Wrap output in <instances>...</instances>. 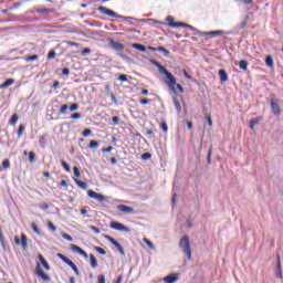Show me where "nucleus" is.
<instances>
[{
  "instance_id": "a211bd4d",
  "label": "nucleus",
  "mask_w": 283,
  "mask_h": 283,
  "mask_svg": "<svg viewBox=\"0 0 283 283\" xmlns=\"http://www.w3.org/2000/svg\"><path fill=\"white\" fill-rule=\"evenodd\" d=\"M239 67L240 70H242L243 72H248L249 71V61L247 60H241L239 62Z\"/></svg>"
},
{
  "instance_id": "6e6d98bb",
  "label": "nucleus",
  "mask_w": 283,
  "mask_h": 283,
  "mask_svg": "<svg viewBox=\"0 0 283 283\" xmlns=\"http://www.w3.org/2000/svg\"><path fill=\"white\" fill-rule=\"evenodd\" d=\"M113 150H114L113 146H108V147L102 149L103 154H107V153L113 151Z\"/></svg>"
},
{
  "instance_id": "09e8293b",
  "label": "nucleus",
  "mask_w": 283,
  "mask_h": 283,
  "mask_svg": "<svg viewBox=\"0 0 283 283\" xmlns=\"http://www.w3.org/2000/svg\"><path fill=\"white\" fill-rule=\"evenodd\" d=\"M70 112H76V109H78V104L74 103L69 107Z\"/></svg>"
},
{
  "instance_id": "b1692460",
  "label": "nucleus",
  "mask_w": 283,
  "mask_h": 283,
  "mask_svg": "<svg viewBox=\"0 0 283 283\" xmlns=\"http://www.w3.org/2000/svg\"><path fill=\"white\" fill-rule=\"evenodd\" d=\"M75 185H77V187H80V189H87V184H85V181H81L78 179H74Z\"/></svg>"
},
{
  "instance_id": "a878e982",
  "label": "nucleus",
  "mask_w": 283,
  "mask_h": 283,
  "mask_svg": "<svg viewBox=\"0 0 283 283\" xmlns=\"http://www.w3.org/2000/svg\"><path fill=\"white\" fill-rule=\"evenodd\" d=\"M94 251L99 253V255H107V251H105V249H103L101 247H94Z\"/></svg>"
},
{
  "instance_id": "ea45409f",
  "label": "nucleus",
  "mask_w": 283,
  "mask_h": 283,
  "mask_svg": "<svg viewBox=\"0 0 283 283\" xmlns=\"http://www.w3.org/2000/svg\"><path fill=\"white\" fill-rule=\"evenodd\" d=\"M39 60V55L34 54V55H30L25 57V61L30 62V61H38Z\"/></svg>"
},
{
  "instance_id": "3c124183",
  "label": "nucleus",
  "mask_w": 283,
  "mask_h": 283,
  "mask_svg": "<svg viewBox=\"0 0 283 283\" xmlns=\"http://www.w3.org/2000/svg\"><path fill=\"white\" fill-rule=\"evenodd\" d=\"M82 114L81 113H74L73 115H71V118L73 119V120H76V119H78V118H82Z\"/></svg>"
},
{
  "instance_id": "79ce46f5",
  "label": "nucleus",
  "mask_w": 283,
  "mask_h": 283,
  "mask_svg": "<svg viewBox=\"0 0 283 283\" xmlns=\"http://www.w3.org/2000/svg\"><path fill=\"white\" fill-rule=\"evenodd\" d=\"M48 228L50 229V231L54 232L56 231V226H54V223H52V221L48 222Z\"/></svg>"
},
{
  "instance_id": "2f4dec72",
  "label": "nucleus",
  "mask_w": 283,
  "mask_h": 283,
  "mask_svg": "<svg viewBox=\"0 0 283 283\" xmlns=\"http://www.w3.org/2000/svg\"><path fill=\"white\" fill-rule=\"evenodd\" d=\"M157 52H163L165 56H169V54H170L169 50H167L163 46H158Z\"/></svg>"
},
{
  "instance_id": "c9c22d12",
  "label": "nucleus",
  "mask_w": 283,
  "mask_h": 283,
  "mask_svg": "<svg viewBox=\"0 0 283 283\" xmlns=\"http://www.w3.org/2000/svg\"><path fill=\"white\" fill-rule=\"evenodd\" d=\"M88 147H90V149H98V142L91 140Z\"/></svg>"
},
{
  "instance_id": "13d9d810",
  "label": "nucleus",
  "mask_w": 283,
  "mask_h": 283,
  "mask_svg": "<svg viewBox=\"0 0 283 283\" xmlns=\"http://www.w3.org/2000/svg\"><path fill=\"white\" fill-rule=\"evenodd\" d=\"M40 209H42L43 211H48V209H50V206L44 202V203L40 205Z\"/></svg>"
},
{
  "instance_id": "0eeeda50",
  "label": "nucleus",
  "mask_w": 283,
  "mask_h": 283,
  "mask_svg": "<svg viewBox=\"0 0 283 283\" xmlns=\"http://www.w3.org/2000/svg\"><path fill=\"white\" fill-rule=\"evenodd\" d=\"M35 273L39 277H41V280H43V282H50V275L45 274V272H43V269H41V264L38 263L36 268H35Z\"/></svg>"
},
{
  "instance_id": "69168bd1",
  "label": "nucleus",
  "mask_w": 283,
  "mask_h": 283,
  "mask_svg": "<svg viewBox=\"0 0 283 283\" xmlns=\"http://www.w3.org/2000/svg\"><path fill=\"white\" fill-rule=\"evenodd\" d=\"M211 154H212V149L210 148L208 151V157H207L208 164H211Z\"/></svg>"
},
{
  "instance_id": "bb28decb",
  "label": "nucleus",
  "mask_w": 283,
  "mask_h": 283,
  "mask_svg": "<svg viewBox=\"0 0 283 283\" xmlns=\"http://www.w3.org/2000/svg\"><path fill=\"white\" fill-rule=\"evenodd\" d=\"M258 123H260V117H255V118L251 119L250 128L253 129V127H255V125H258Z\"/></svg>"
},
{
  "instance_id": "72a5a7b5",
  "label": "nucleus",
  "mask_w": 283,
  "mask_h": 283,
  "mask_svg": "<svg viewBox=\"0 0 283 283\" xmlns=\"http://www.w3.org/2000/svg\"><path fill=\"white\" fill-rule=\"evenodd\" d=\"M23 132H25V126L20 125L18 128V137L21 138L23 136Z\"/></svg>"
},
{
  "instance_id": "7ed1b4c3",
  "label": "nucleus",
  "mask_w": 283,
  "mask_h": 283,
  "mask_svg": "<svg viewBox=\"0 0 283 283\" xmlns=\"http://www.w3.org/2000/svg\"><path fill=\"white\" fill-rule=\"evenodd\" d=\"M57 258L62 260L64 264H67V266H70L72 271H74L75 275H81V272L78 271V266H76V264L72 262V260H70V258L65 256L62 253H57Z\"/></svg>"
},
{
  "instance_id": "8fccbe9b",
  "label": "nucleus",
  "mask_w": 283,
  "mask_h": 283,
  "mask_svg": "<svg viewBox=\"0 0 283 283\" xmlns=\"http://www.w3.org/2000/svg\"><path fill=\"white\" fill-rule=\"evenodd\" d=\"M2 167H3L4 169H10V160H8V159L3 160V161H2Z\"/></svg>"
},
{
  "instance_id": "e2e57ef3",
  "label": "nucleus",
  "mask_w": 283,
  "mask_h": 283,
  "mask_svg": "<svg viewBox=\"0 0 283 283\" xmlns=\"http://www.w3.org/2000/svg\"><path fill=\"white\" fill-rule=\"evenodd\" d=\"M62 74H63L64 76H70V69L64 67V69L62 70Z\"/></svg>"
},
{
  "instance_id": "20e7f679",
  "label": "nucleus",
  "mask_w": 283,
  "mask_h": 283,
  "mask_svg": "<svg viewBox=\"0 0 283 283\" xmlns=\"http://www.w3.org/2000/svg\"><path fill=\"white\" fill-rule=\"evenodd\" d=\"M103 238L107 240V242H111V244H114V247L119 251L120 255H125V250L123 249V245L116 241V239L109 237L108 234H103Z\"/></svg>"
},
{
  "instance_id": "774afa93",
  "label": "nucleus",
  "mask_w": 283,
  "mask_h": 283,
  "mask_svg": "<svg viewBox=\"0 0 283 283\" xmlns=\"http://www.w3.org/2000/svg\"><path fill=\"white\" fill-rule=\"evenodd\" d=\"M149 102H150V99H147V98L140 99L142 105H148Z\"/></svg>"
},
{
  "instance_id": "aec40b11",
  "label": "nucleus",
  "mask_w": 283,
  "mask_h": 283,
  "mask_svg": "<svg viewBox=\"0 0 283 283\" xmlns=\"http://www.w3.org/2000/svg\"><path fill=\"white\" fill-rule=\"evenodd\" d=\"M132 48H134V50H138L139 52H147V46L143 44L134 43L132 44Z\"/></svg>"
},
{
  "instance_id": "2eb2a0df",
  "label": "nucleus",
  "mask_w": 283,
  "mask_h": 283,
  "mask_svg": "<svg viewBox=\"0 0 283 283\" xmlns=\"http://www.w3.org/2000/svg\"><path fill=\"white\" fill-rule=\"evenodd\" d=\"M111 48H113V50H115L116 52H120V51L125 50V45H123L119 42H115V41L111 42Z\"/></svg>"
},
{
  "instance_id": "f3484780",
  "label": "nucleus",
  "mask_w": 283,
  "mask_h": 283,
  "mask_svg": "<svg viewBox=\"0 0 283 283\" xmlns=\"http://www.w3.org/2000/svg\"><path fill=\"white\" fill-rule=\"evenodd\" d=\"M219 76H220L221 83H227V81H229V74H227V71L224 70L219 71Z\"/></svg>"
},
{
  "instance_id": "de8ad7c7",
  "label": "nucleus",
  "mask_w": 283,
  "mask_h": 283,
  "mask_svg": "<svg viewBox=\"0 0 283 283\" xmlns=\"http://www.w3.org/2000/svg\"><path fill=\"white\" fill-rule=\"evenodd\" d=\"M75 178H81V170H78V167L73 168Z\"/></svg>"
},
{
  "instance_id": "c85d7f7f",
  "label": "nucleus",
  "mask_w": 283,
  "mask_h": 283,
  "mask_svg": "<svg viewBox=\"0 0 283 283\" xmlns=\"http://www.w3.org/2000/svg\"><path fill=\"white\" fill-rule=\"evenodd\" d=\"M35 12L38 14H50V12H52V10H50V9H36Z\"/></svg>"
},
{
  "instance_id": "052dcab7",
  "label": "nucleus",
  "mask_w": 283,
  "mask_h": 283,
  "mask_svg": "<svg viewBox=\"0 0 283 283\" xmlns=\"http://www.w3.org/2000/svg\"><path fill=\"white\" fill-rule=\"evenodd\" d=\"M112 120L114 125H118V123H120V118L118 116H114Z\"/></svg>"
},
{
  "instance_id": "864d4df0",
  "label": "nucleus",
  "mask_w": 283,
  "mask_h": 283,
  "mask_svg": "<svg viewBox=\"0 0 283 283\" xmlns=\"http://www.w3.org/2000/svg\"><path fill=\"white\" fill-rule=\"evenodd\" d=\"M175 90H178L180 92V94L185 93V88L180 84H175Z\"/></svg>"
},
{
  "instance_id": "e433bc0d",
  "label": "nucleus",
  "mask_w": 283,
  "mask_h": 283,
  "mask_svg": "<svg viewBox=\"0 0 283 283\" xmlns=\"http://www.w3.org/2000/svg\"><path fill=\"white\" fill-rule=\"evenodd\" d=\"M36 160V154L34 151L29 153V161L34 163Z\"/></svg>"
},
{
  "instance_id": "7c9ffc66",
  "label": "nucleus",
  "mask_w": 283,
  "mask_h": 283,
  "mask_svg": "<svg viewBox=\"0 0 283 283\" xmlns=\"http://www.w3.org/2000/svg\"><path fill=\"white\" fill-rule=\"evenodd\" d=\"M265 65H266L268 67H273V57L266 56V57H265Z\"/></svg>"
},
{
  "instance_id": "a18cd8bd",
  "label": "nucleus",
  "mask_w": 283,
  "mask_h": 283,
  "mask_svg": "<svg viewBox=\"0 0 283 283\" xmlns=\"http://www.w3.org/2000/svg\"><path fill=\"white\" fill-rule=\"evenodd\" d=\"M144 242L147 244V247H149L150 249H156V247L154 245V243L151 241H149L148 239H144Z\"/></svg>"
},
{
  "instance_id": "a19ab883",
  "label": "nucleus",
  "mask_w": 283,
  "mask_h": 283,
  "mask_svg": "<svg viewBox=\"0 0 283 283\" xmlns=\"http://www.w3.org/2000/svg\"><path fill=\"white\" fill-rule=\"evenodd\" d=\"M96 200L98 202H105V200H107V198L105 196H103L102 193H97Z\"/></svg>"
},
{
  "instance_id": "9d476101",
  "label": "nucleus",
  "mask_w": 283,
  "mask_h": 283,
  "mask_svg": "<svg viewBox=\"0 0 283 283\" xmlns=\"http://www.w3.org/2000/svg\"><path fill=\"white\" fill-rule=\"evenodd\" d=\"M70 249H71V251H73V253H78V255H82L85 259L90 258L87 255V252H85V250H82L81 247H78L76 244H71Z\"/></svg>"
},
{
  "instance_id": "37998d69",
  "label": "nucleus",
  "mask_w": 283,
  "mask_h": 283,
  "mask_svg": "<svg viewBox=\"0 0 283 283\" xmlns=\"http://www.w3.org/2000/svg\"><path fill=\"white\" fill-rule=\"evenodd\" d=\"M91 52H92V49L86 48V49H84V50L81 51V55H82V56H86V54H91Z\"/></svg>"
},
{
  "instance_id": "338daca9",
  "label": "nucleus",
  "mask_w": 283,
  "mask_h": 283,
  "mask_svg": "<svg viewBox=\"0 0 283 283\" xmlns=\"http://www.w3.org/2000/svg\"><path fill=\"white\" fill-rule=\"evenodd\" d=\"M60 85H61V83L59 82V81H55L54 83H53V90H59V87H60Z\"/></svg>"
},
{
  "instance_id": "58836bf2",
  "label": "nucleus",
  "mask_w": 283,
  "mask_h": 283,
  "mask_svg": "<svg viewBox=\"0 0 283 283\" xmlns=\"http://www.w3.org/2000/svg\"><path fill=\"white\" fill-rule=\"evenodd\" d=\"M62 238L64 239V240H67V242H73V238H72V235H70V234H67V233H65V232H63L62 233Z\"/></svg>"
},
{
  "instance_id": "9b49d317",
  "label": "nucleus",
  "mask_w": 283,
  "mask_h": 283,
  "mask_svg": "<svg viewBox=\"0 0 283 283\" xmlns=\"http://www.w3.org/2000/svg\"><path fill=\"white\" fill-rule=\"evenodd\" d=\"M276 277L279 280H283L282 275V259L280 258V254L276 255Z\"/></svg>"
},
{
  "instance_id": "423d86ee",
  "label": "nucleus",
  "mask_w": 283,
  "mask_h": 283,
  "mask_svg": "<svg viewBox=\"0 0 283 283\" xmlns=\"http://www.w3.org/2000/svg\"><path fill=\"white\" fill-rule=\"evenodd\" d=\"M111 229H114L115 231H122L125 233H129V231H132L128 227L124 226L120 222H116V221L111 223Z\"/></svg>"
},
{
  "instance_id": "49530a36",
  "label": "nucleus",
  "mask_w": 283,
  "mask_h": 283,
  "mask_svg": "<svg viewBox=\"0 0 283 283\" xmlns=\"http://www.w3.org/2000/svg\"><path fill=\"white\" fill-rule=\"evenodd\" d=\"M160 127H161L163 132H165V133L169 132V127L167 126V123H166V122H163V123L160 124Z\"/></svg>"
},
{
  "instance_id": "f8f14e48",
  "label": "nucleus",
  "mask_w": 283,
  "mask_h": 283,
  "mask_svg": "<svg viewBox=\"0 0 283 283\" xmlns=\"http://www.w3.org/2000/svg\"><path fill=\"white\" fill-rule=\"evenodd\" d=\"M169 28H189V30H196L191 24L185 22H168Z\"/></svg>"
},
{
  "instance_id": "6ab92c4d",
  "label": "nucleus",
  "mask_w": 283,
  "mask_h": 283,
  "mask_svg": "<svg viewBox=\"0 0 283 283\" xmlns=\"http://www.w3.org/2000/svg\"><path fill=\"white\" fill-rule=\"evenodd\" d=\"M39 260L42 264V266L45 269V271H50V263L45 261V258L42 254H39Z\"/></svg>"
},
{
  "instance_id": "4468645a",
  "label": "nucleus",
  "mask_w": 283,
  "mask_h": 283,
  "mask_svg": "<svg viewBox=\"0 0 283 283\" xmlns=\"http://www.w3.org/2000/svg\"><path fill=\"white\" fill-rule=\"evenodd\" d=\"M118 211L122 213H134V208L125 205H119L117 206Z\"/></svg>"
},
{
  "instance_id": "f704fd0d",
  "label": "nucleus",
  "mask_w": 283,
  "mask_h": 283,
  "mask_svg": "<svg viewBox=\"0 0 283 283\" xmlns=\"http://www.w3.org/2000/svg\"><path fill=\"white\" fill-rule=\"evenodd\" d=\"M61 164H62L63 169H65L67 172L72 171V168L65 160H62Z\"/></svg>"
},
{
  "instance_id": "cd10ccee",
  "label": "nucleus",
  "mask_w": 283,
  "mask_h": 283,
  "mask_svg": "<svg viewBox=\"0 0 283 283\" xmlns=\"http://www.w3.org/2000/svg\"><path fill=\"white\" fill-rule=\"evenodd\" d=\"M87 196L88 198H93V200H96V198L98 197V193L94 190H88Z\"/></svg>"
},
{
  "instance_id": "4c0bfd02",
  "label": "nucleus",
  "mask_w": 283,
  "mask_h": 283,
  "mask_svg": "<svg viewBox=\"0 0 283 283\" xmlns=\"http://www.w3.org/2000/svg\"><path fill=\"white\" fill-rule=\"evenodd\" d=\"M67 109H70V106L67 104H64L60 108V114H67Z\"/></svg>"
},
{
  "instance_id": "473e14b6",
  "label": "nucleus",
  "mask_w": 283,
  "mask_h": 283,
  "mask_svg": "<svg viewBox=\"0 0 283 283\" xmlns=\"http://www.w3.org/2000/svg\"><path fill=\"white\" fill-rule=\"evenodd\" d=\"M31 229L34 231V233H36V235H41V230H39L36 223H31Z\"/></svg>"
},
{
  "instance_id": "f03ea898",
  "label": "nucleus",
  "mask_w": 283,
  "mask_h": 283,
  "mask_svg": "<svg viewBox=\"0 0 283 283\" xmlns=\"http://www.w3.org/2000/svg\"><path fill=\"white\" fill-rule=\"evenodd\" d=\"M179 247L182 253L187 255L188 260H191V243L189 242V237L181 238Z\"/></svg>"
},
{
  "instance_id": "0e129e2a",
  "label": "nucleus",
  "mask_w": 283,
  "mask_h": 283,
  "mask_svg": "<svg viewBox=\"0 0 283 283\" xmlns=\"http://www.w3.org/2000/svg\"><path fill=\"white\" fill-rule=\"evenodd\" d=\"M90 134H92V130H91V129H85V130L82 133V136H84L85 138H87V136H90Z\"/></svg>"
},
{
  "instance_id": "f257e3e1",
  "label": "nucleus",
  "mask_w": 283,
  "mask_h": 283,
  "mask_svg": "<svg viewBox=\"0 0 283 283\" xmlns=\"http://www.w3.org/2000/svg\"><path fill=\"white\" fill-rule=\"evenodd\" d=\"M157 70L160 74H165V76L167 77L165 80V83L168 85L169 90H171L175 96H178V91L176 90V77L174 76V74L169 73V71H167V69H165V66H163L161 64L157 67Z\"/></svg>"
},
{
  "instance_id": "393cba45",
  "label": "nucleus",
  "mask_w": 283,
  "mask_h": 283,
  "mask_svg": "<svg viewBox=\"0 0 283 283\" xmlns=\"http://www.w3.org/2000/svg\"><path fill=\"white\" fill-rule=\"evenodd\" d=\"M19 123V115L13 114L9 120V125H17Z\"/></svg>"
},
{
  "instance_id": "bf43d9fd",
  "label": "nucleus",
  "mask_w": 283,
  "mask_h": 283,
  "mask_svg": "<svg viewBox=\"0 0 283 283\" xmlns=\"http://www.w3.org/2000/svg\"><path fill=\"white\" fill-rule=\"evenodd\" d=\"M142 158H143V160H149V158H151V154H149V153L143 154Z\"/></svg>"
},
{
  "instance_id": "5fc2aeb1",
  "label": "nucleus",
  "mask_w": 283,
  "mask_h": 283,
  "mask_svg": "<svg viewBox=\"0 0 283 283\" xmlns=\"http://www.w3.org/2000/svg\"><path fill=\"white\" fill-rule=\"evenodd\" d=\"M55 56H56V52L54 50L50 51L48 54V59L50 60L55 59Z\"/></svg>"
},
{
  "instance_id": "412c9836",
  "label": "nucleus",
  "mask_w": 283,
  "mask_h": 283,
  "mask_svg": "<svg viewBox=\"0 0 283 283\" xmlns=\"http://www.w3.org/2000/svg\"><path fill=\"white\" fill-rule=\"evenodd\" d=\"M90 258H91L92 269H97L98 268V260L96 259V256H94V254H90Z\"/></svg>"
},
{
  "instance_id": "4be33fe9",
  "label": "nucleus",
  "mask_w": 283,
  "mask_h": 283,
  "mask_svg": "<svg viewBox=\"0 0 283 283\" xmlns=\"http://www.w3.org/2000/svg\"><path fill=\"white\" fill-rule=\"evenodd\" d=\"M209 36H222L224 34L223 30L210 31L206 33Z\"/></svg>"
},
{
  "instance_id": "603ef678",
  "label": "nucleus",
  "mask_w": 283,
  "mask_h": 283,
  "mask_svg": "<svg viewBox=\"0 0 283 283\" xmlns=\"http://www.w3.org/2000/svg\"><path fill=\"white\" fill-rule=\"evenodd\" d=\"M118 81H120L122 83H127V75L120 74V75L118 76Z\"/></svg>"
},
{
  "instance_id": "4d7b16f0",
  "label": "nucleus",
  "mask_w": 283,
  "mask_h": 283,
  "mask_svg": "<svg viewBox=\"0 0 283 283\" xmlns=\"http://www.w3.org/2000/svg\"><path fill=\"white\" fill-rule=\"evenodd\" d=\"M97 283H105V275L99 274V275L97 276Z\"/></svg>"
},
{
  "instance_id": "5701e85b",
  "label": "nucleus",
  "mask_w": 283,
  "mask_h": 283,
  "mask_svg": "<svg viewBox=\"0 0 283 283\" xmlns=\"http://www.w3.org/2000/svg\"><path fill=\"white\" fill-rule=\"evenodd\" d=\"M174 104H175V108L177 109V113L181 114L182 106L180 105V102L178 101V98L174 97Z\"/></svg>"
},
{
  "instance_id": "39448f33",
  "label": "nucleus",
  "mask_w": 283,
  "mask_h": 283,
  "mask_svg": "<svg viewBox=\"0 0 283 283\" xmlns=\"http://www.w3.org/2000/svg\"><path fill=\"white\" fill-rule=\"evenodd\" d=\"M97 10L98 12H101V14H105L106 17H112L113 19H120V15H118V13H116L112 9H107V7H98Z\"/></svg>"
},
{
  "instance_id": "c756f323",
  "label": "nucleus",
  "mask_w": 283,
  "mask_h": 283,
  "mask_svg": "<svg viewBox=\"0 0 283 283\" xmlns=\"http://www.w3.org/2000/svg\"><path fill=\"white\" fill-rule=\"evenodd\" d=\"M39 143H40V146H41V147L45 148V145H46V143H48V138H45V136H41V137L39 138Z\"/></svg>"
},
{
  "instance_id": "dca6fc26",
  "label": "nucleus",
  "mask_w": 283,
  "mask_h": 283,
  "mask_svg": "<svg viewBox=\"0 0 283 283\" xmlns=\"http://www.w3.org/2000/svg\"><path fill=\"white\" fill-rule=\"evenodd\" d=\"M10 85H14V78H8L6 82L0 84V90H7Z\"/></svg>"
},
{
  "instance_id": "680f3d73",
  "label": "nucleus",
  "mask_w": 283,
  "mask_h": 283,
  "mask_svg": "<svg viewBox=\"0 0 283 283\" xmlns=\"http://www.w3.org/2000/svg\"><path fill=\"white\" fill-rule=\"evenodd\" d=\"M91 230H92L94 233H96V234L101 233V229H98V228L95 227V226H91Z\"/></svg>"
},
{
  "instance_id": "1a4fd4ad",
  "label": "nucleus",
  "mask_w": 283,
  "mask_h": 283,
  "mask_svg": "<svg viewBox=\"0 0 283 283\" xmlns=\"http://www.w3.org/2000/svg\"><path fill=\"white\" fill-rule=\"evenodd\" d=\"M270 105L272 107V112H273L274 116H280V114H282V109L280 108V105L277 104V99L272 98L270 101Z\"/></svg>"
},
{
  "instance_id": "ddd939ff",
  "label": "nucleus",
  "mask_w": 283,
  "mask_h": 283,
  "mask_svg": "<svg viewBox=\"0 0 283 283\" xmlns=\"http://www.w3.org/2000/svg\"><path fill=\"white\" fill-rule=\"evenodd\" d=\"M178 280H180V274H169L164 277L165 283H176Z\"/></svg>"
},
{
  "instance_id": "6e6552de",
  "label": "nucleus",
  "mask_w": 283,
  "mask_h": 283,
  "mask_svg": "<svg viewBox=\"0 0 283 283\" xmlns=\"http://www.w3.org/2000/svg\"><path fill=\"white\" fill-rule=\"evenodd\" d=\"M14 242L18 247L21 245L23 249H28V235L21 234V239H19V237H15Z\"/></svg>"
},
{
  "instance_id": "c03bdc74",
  "label": "nucleus",
  "mask_w": 283,
  "mask_h": 283,
  "mask_svg": "<svg viewBox=\"0 0 283 283\" xmlns=\"http://www.w3.org/2000/svg\"><path fill=\"white\" fill-rule=\"evenodd\" d=\"M66 45H71V48H80L81 44L77 42L66 41Z\"/></svg>"
}]
</instances>
